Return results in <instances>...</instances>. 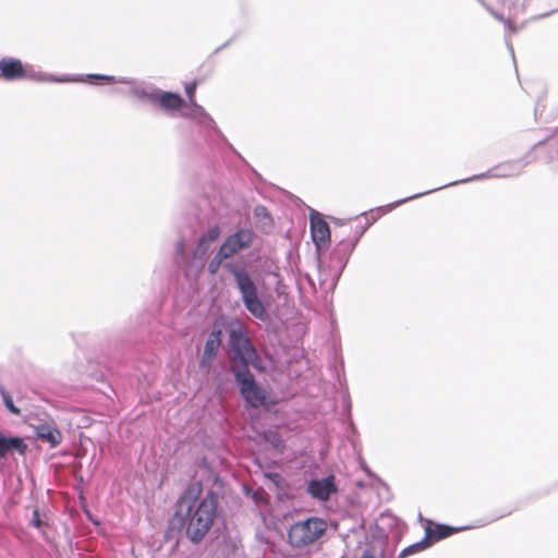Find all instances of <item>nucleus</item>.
<instances>
[{
    "instance_id": "nucleus-21",
    "label": "nucleus",
    "mask_w": 558,
    "mask_h": 558,
    "mask_svg": "<svg viewBox=\"0 0 558 558\" xmlns=\"http://www.w3.org/2000/svg\"><path fill=\"white\" fill-rule=\"evenodd\" d=\"M0 396L4 407L9 412L15 415L21 413V410L14 405L11 393L3 386L0 387Z\"/></svg>"
},
{
    "instance_id": "nucleus-22",
    "label": "nucleus",
    "mask_w": 558,
    "mask_h": 558,
    "mask_svg": "<svg viewBox=\"0 0 558 558\" xmlns=\"http://www.w3.org/2000/svg\"><path fill=\"white\" fill-rule=\"evenodd\" d=\"M504 5L507 7L508 15L510 17H517L525 11V1L520 3V0H507Z\"/></svg>"
},
{
    "instance_id": "nucleus-31",
    "label": "nucleus",
    "mask_w": 558,
    "mask_h": 558,
    "mask_svg": "<svg viewBox=\"0 0 558 558\" xmlns=\"http://www.w3.org/2000/svg\"><path fill=\"white\" fill-rule=\"evenodd\" d=\"M236 38V35H233L230 39H228L226 43H223L221 46L217 47L214 51V53H218L220 52L221 50L226 49L227 47H229Z\"/></svg>"
},
{
    "instance_id": "nucleus-10",
    "label": "nucleus",
    "mask_w": 558,
    "mask_h": 558,
    "mask_svg": "<svg viewBox=\"0 0 558 558\" xmlns=\"http://www.w3.org/2000/svg\"><path fill=\"white\" fill-rule=\"evenodd\" d=\"M184 117L195 120L206 131L213 132L218 141L223 144L241 162L250 166L246 159L236 150V148L229 142L222 131L218 128L213 117L198 105L195 100L190 101V111L184 113Z\"/></svg>"
},
{
    "instance_id": "nucleus-13",
    "label": "nucleus",
    "mask_w": 558,
    "mask_h": 558,
    "mask_svg": "<svg viewBox=\"0 0 558 558\" xmlns=\"http://www.w3.org/2000/svg\"><path fill=\"white\" fill-rule=\"evenodd\" d=\"M221 234V229L218 225L210 226L203 232L196 240L195 246L190 253L189 265L193 266L197 263L201 267L204 266V258L207 256L210 245L216 242Z\"/></svg>"
},
{
    "instance_id": "nucleus-8",
    "label": "nucleus",
    "mask_w": 558,
    "mask_h": 558,
    "mask_svg": "<svg viewBox=\"0 0 558 558\" xmlns=\"http://www.w3.org/2000/svg\"><path fill=\"white\" fill-rule=\"evenodd\" d=\"M310 233L315 246L317 268L322 271V267L325 265V255L331 243V230L324 216L314 209L310 213Z\"/></svg>"
},
{
    "instance_id": "nucleus-44",
    "label": "nucleus",
    "mask_w": 558,
    "mask_h": 558,
    "mask_svg": "<svg viewBox=\"0 0 558 558\" xmlns=\"http://www.w3.org/2000/svg\"><path fill=\"white\" fill-rule=\"evenodd\" d=\"M524 1H525V3H526L529 0H524Z\"/></svg>"
},
{
    "instance_id": "nucleus-3",
    "label": "nucleus",
    "mask_w": 558,
    "mask_h": 558,
    "mask_svg": "<svg viewBox=\"0 0 558 558\" xmlns=\"http://www.w3.org/2000/svg\"><path fill=\"white\" fill-rule=\"evenodd\" d=\"M228 257L218 248L207 265L210 275H216L222 266L232 277L245 310L255 318L267 323L270 320L268 304L263 300L258 279L244 263L226 262Z\"/></svg>"
},
{
    "instance_id": "nucleus-40",
    "label": "nucleus",
    "mask_w": 558,
    "mask_h": 558,
    "mask_svg": "<svg viewBox=\"0 0 558 558\" xmlns=\"http://www.w3.org/2000/svg\"><path fill=\"white\" fill-rule=\"evenodd\" d=\"M498 3L505 4L507 0H496Z\"/></svg>"
},
{
    "instance_id": "nucleus-43",
    "label": "nucleus",
    "mask_w": 558,
    "mask_h": 558,
    "mask_svg": "<svg viewBox=\"0 0 558 558\" xmlns=\"http://www.w3.org/2000/svg\"><path fill=\"white\" fill-rule=\"evenodd\" d=\"M253 173H255L257 177H260L255 169H253Z\"/></svg>"
},
{
    "instance_id": "nucleus-6",
    "label": "nucleus",
    "mask_w": 558,
    "mask_h": 558,
    "mask_svg": "<svg viewBox=\"0 0 558 558\" xmlns=\"http://www.w3.org/2000/svg\"><path fill=\"white\" fill-rule=\"evenodd\" d=\"M231 372L234 375L235 383L239 386L240 393L245 402L252 408H259L265 403V392L255 381L254 376L248 369L251 363L257 369H265L266 366L254 361L257 351H232Z\"/></svg>"
},
{
    "instance_id": "nucleus-29",
    "label": "nucleus",
    "mask_w": 558,
    "mask_h": 558,
    "mask_svg": "<svg viewBox=\"0 0 558 558\" xmlns=\"http://www.w3.org/2000/svg\"><path fill=\"white\" fill-rule=\"evenodd\" d=\"M376 210H378V211H379V214H378V215H376V216H372L371 218H367V217H366V221H365V223H369V227H371L372 225H374V223L378 220V218L380 217V214H383V213L385 211V207H381V206H380V207H377V208H376Z\"/></svg>"
},
{
    "instance_id": "nucleus-2",
    "label": "nucleus",
    "mask_w": 558,
    "mask_h": 558,
    "mask_svg": "<svg viewBox=\"0 0 558 558\" xmlns=\"http://www.w3.org/2000/svg\"><path fill=\"white\" fill-rule=\"evenodd\" d=\"M61 76H72V81L66 83H82L86 82L92 85L102 84H124L128 85L129 94L133 98L148 102L154 107H157L165 112H174L182 109L186 101L181 94L172 90H163L157 87L155 84L138 81L133 77L126 76H114L108 74L88 73V74H62Z\"/></svg>"
},
{
    "instance_id": "nucleus-26",
    "label": "nucleus",
    "mask_w": 558,
    "mask_h": 558,
    "mask_svg": "<svg viewBox=\"0 0 558 558\" xmlns=\"http://www.w3.org/2000/svg\"><path fill=\"white\" fill-rule=\"evenodd\" d=\"M481 5L496 20H504V14L496 11L493 7H490L485 0H477Z\"/></svg>"
},
{
    "instance_id": "nucleus-19",
    "label": "nucleus",
    "mask_w": 558,
    "mask_h": 558,
    "mask_svg": "<svg viewBox=\"0 0 558 558\" xmlns=\"http://www.w3.org/2000/svg\"><path fill=\"white\" fill-rule=\"evenodd\" d=\"M74 345L77 348L95 344V338L97 337L94 332H72L71 333Z\"/></svg>"
},
{
    "instance_id": "nucleus-24",
    "label": "nucleus",
    "mask_w": 558,
    "mask_h": 558,
    "mask_svg": "<svg viewBox=\"0 0 558 558\" xmlns=\"http://www.w3.org/2000/svg\"><path fill=\"white\" fill-rule=\"evenodd\" d=\"M254 215L257 217V218H260V219H267L269 220L270 222H272V218H271V215L269 213V210L267 209V207L263 206V205H257L254 209Z\"/></svg>"
},
{
    "instance_id": "nucleus-4",
    "label": "nucleus",
    "mask_w": 558,
    "mask_h": 558,
    "mask_svg": "<svg viewBox=\"0 0 558 558\" xmlns=\"http://www.w3.org/2000/svg\"><path fill=\"white\" fill-rule=\"evenodd\" d=\"M203 333L206 336L203 349H256L244 323L225 313L215 314Z\"/></svg>"
},
{
    "instance_id": "nucleus-7",
    "label": "nucleus",
    "mask_w": 558,
    "mask_h": 558,
    "mask_svg": "<svg viewBox=\"0 0 558 558\" xmlns=\"http://www.w3.org/2000/svg\"><path fill=\"white\" fill-rule=\"evenodd\" d=\"M0 77L7 82L29 80L38 83H63L73 80L72 76H58L36 71L33 64L23 63L21 59L14 57L0 59Z\"/></svg>"
},
{
    "instance_id": "nucleus-35",
    "label": "nucleus",
    "mask_w": 558,
    "mask_h": 558,
    "mask_svg": "<svg viewBox=\"0 0 558 558\" xmlns=\"http://www.w3.org/2000/svg\"><path fill=\"white\" fill-rule=\"evenodd\" d=\"M557 11H558V9H557ZM554 12H556V10H551L550 12H546V13L539 14V15L535 16L534 19H535V20L544 19V17L549 16V15H550V14H553Z\"/></svg>"
},
{
    "instance_id": "nucleus-41",
    "label": "nucleus",
    "mask_w": 558,
    "mask_h": 558,
    "mask_svg": "<svg viewBox=\"0 0 558 558\" xmlns=\"http://www.w3.org/2000/svg\"><path fill=\"white\" fill-rule=\"evenodd\" d=\"M336 223H337V225H342L343 222H342V220H340V219H336Z\"/></svg>"
},
{
    "instance_id": "nucleus-28",
    "label": "nucleus",
    "mask_w": 558,
    "mask_h": 558,
    "mask_svg": "<svg viewBox=\"0 0 558 558\" xmlns=\"http://www.w3.org/2000/svg\"><path fill=\"white\" fill-rule=\"evenodd\" d=\"M196 86H197L196 82H191L185 85V94H186L189 101L195 100Z\"/></svg>"
},
{
    "instance_id": "nucleus-34",
    "label": "nucleus",
    "mask_w": 558,
    "mask_h": 558,
    "mask_svg": "<svg viewBox=\"0 0 558 558\" xmlns=\"http://www.w3.org/2000/svg\"><path fill=\"white\" fill-rule=\"evenodd\" d=\"M216 351H205L204 360H211L215 356Z\"/></svg>"
},
{
    "instance_id": "nucleus-32",
    "label": "nucleus",
    "mask_w": 558,
    "mask_h": 558,
    "mask_svg": "<svg viewBox=\"0 0 558 558\" xmlns=\"http://www.w3.org/2000/svg\"><path fill=\"white\" fill-rule=\"evenodd\" d=\"M32 524L36 527H39L41 525V520L39 518V513L37 510H34L33 512Z\"/></svg>"
},
{
    "instance_id": "nucleus-15",
    "label": "nucleus",
    "mask_w": 558,
    "mask_h": 558,
    "mask_svg": "<svg viewBox=\"0 0 558 558\" xmlns=\"http://www.w3.org/2000/svg\"><path fill=\"white\" fill-rule=\"evenodd\" d=\"M308 494L318 500L326 501L336 492L335 478L332 475L322 480H313L307 486Z\"/></svg>"
},
{
    "instance_id": "nucleus-37",
    "label": "nucleus",
    "mask_w": 558,
    "mask_h": 558,
    "mask_svg": "<svg viewBox=\"0 0 558 558\" xmlns=\"http://www.w3.org/2000/svg\"><path fill=\"white\" fill-rule=\"evenodd\" d=\"M538 110H539V107H538V105H536V107H535V117H537Z\"/></svg>"
},
{
    "instance_id": "nucleus-25",
    "label": "nucleus",
    "mask_w": 558,
    "mask_h": 558,
    "mask_svg": "<svg viewBox=\"0 0 558 558\" xmlns=\"http://www.w3.org/2000/svg\"><path fill=\"white\" fill-rule=\"evenodd\" d=\"M369 228V223H364V225H361L359 223L356 227H355V230H354V236L351 239L354 243H359V241L361 240V238L364 235V233L367 231V229Z\"/></svg>"
},
{
    "instance_id": "nucleus-9",
    "label": "nucleus",
    "mask_w": 558,
    "mask_h": 558,
    "mask_svg": "<svg viewBox=\"0 0 558 558\" xmlns=\"http://www.w3.org/2000/svg\"><path fill=\"white\" fill-rule=\"evenodd\" d=\"M327 524L318 518L295 522L289 530V542L293 547H304L316 542L326 531Z\"/></svg>"
},
{
    "instance_id": "nucleus-36",
    "label": "nucleus",
    "mask_w": 558,
    "mask_h": 558,
    "mask_svg": "<svg viewBox=\"0 0 558 558\" xmlns=\"http://www.w3.org/2000/svg\"><path fill=\"white\" fill-rule=\"evenodd\" d=\"M361 558H376L369 550H365Z\"/></svg>"
},
{
    "instance_id": "nucleus-14",
    "label": "nucleus",
    "mask_w": 558,
    "mask_h": 558,
    "mask_svg": "<svg viewBox=\"0 0 558 558\" xmlns=\"http://www.w3.org/2000/svg\"><path fill=\"white\" fill-rule=\"evenodd\" d=\"M459 529L445 524L425 527V537L402 550V555H411L430 547L434 543L452 535Z\"/></svg>"
},
{
    "instance_id": "nucleus-45",
    "label": "nucleus",
    "mask_w": 558,
    "mask_h": 558,
    "mask_svg": "<svg viewBox=\"0 0 558 558\" xmlns=\"http://www.w3.org/2000/svg\"><path fill=\"white\" fill-rule=\"evenodd\" d=\"M557 151H558V148H557Z\"/></svg>"
},
{
    "instance_id": "nucleus-42",
    "label": "nucleus",
    "mask_w": 558,
    "mask_h": 558,
    "mask_svg": "<svg viewBox=\"0 0 558 558\" xmlns=\"http://www.w3.org/2000/svg\"><path fill=\"white\" fill-rule=\"evenodd\" d=\"M367 214H368V211H363V213L361 214V216H365V217H366V216H367Z\"/></svg>"
},
{
    "instance_id": "nucleus-20",
    "label": "nucleus",
    "mask_w": 558,
    "mask_h": 558,
    "mask_svg": "<svg viewBox=\"0 0 558 558\" xmlns=\"http://www.w3.org/2000/svg\"><path fill=\"white\" fill-rule=\"evenodd\" d=\"M265 439L269 442L277 451L282 452L286 444L281 436L276 430H267L265 433Z\"/></svg>"
},
{
    "instance_id": "nucleus-17",
    "label": "nucleus",
    "mask_w": 558,
    "mask_h": 558,
    "mask_svg": "<svg viewBox=\"0 0 558 558\" xmlns=\"http://www.w3.org/2000/svg\"><path fill=\"white\" fill-rule=\"evenodd\" d=\"M12 449H15L20 453H24L26 445L20 437L8 438L0 433V459L4 458L7 453Z\"/></svg>"
},
{
    "instance_id": "nucleus-18",
    "label": "nucleus",
    "mask_w": 558,
    "mask_h": 558,
    "mask_svg": "<svg viewBox=\"0 0 558 558\" xmlns=\"http://www.w3.org/2000/svg\"><path fill=\"white\" fill-rule=\"evenodd\" d=\"M153 317V314L144 311L141 314H137L135 317H130L124 327L125 330L130 333L128 339L131 341L136 339L137 336L133 335L137 329H143L144 324L148 322Z\"/></svg>"
},
{
    "instance_id": "nucleus-27",
    "label": "nucleus",
    "mask_w": 558,
    "mask_h": 558,
    "mask_svg": "<svg viewBox=\"0 0 558 558\" xmlns=\"http://www.w3.org/2000/svg\"><path fill=\"white\" fill-rule=\"evenodd\" d=\"M514 17H510L508 15V17H505L504 16V20H498L499 22H501L505 27L512 34L517 33L519 31V27L512 22Z\"/></svg>"
},
{
    "instance_id": "nucleus-12",
    "label": "nucleus",
    "mask_w": 558,
    "mask_h": 558,
    "mask_svg": "<svg viewBox=\"0 0 558 558\" xmlns=\"http://www.w3.org/2000/svg\"><path fill=\"white\" fill-rule=\"evenodd\" d=\"M254 238L255 233L251 229L240 228L222 241L219 250H221L228 258H231L248 248L253 244Z\"/></svg>"
},
{
    "instance_id": "nucleus-1",
    "label": "nucleus",
    "mask_w": 558,
    "mask_h": 558,
    "mask_svg": "<svg viewBox=\"0 0 558 558\" xmlns=\"http://www.w3.org/2000/svg\"><path fill=\"white\" fill-rule=\"evenodd\" d=\"M202 484H191L179 500L178 514L186 537L194 544L201 543L210 531L217 515L218 497L208 492L203 498Z\"/></svg>"
},
{
    "instance_id": "nucleus-11",
    "label": "nucleus",
    "mask_w": 558,
    "mask_h": 558,
    "mask_svg": "<svg viewBox=\"0 0 558 558\" xmlns=\"http://www.w3.org/2000/svg\"><path fill=\"white\" fill-rule=\"evenodd\" d=\"M356 245L357 244L351 239L340 240L333 248L325 255V265L322 267V270L327 269L332 272L333 279L337 282L347 267Z\"/></svg>"
},
{
    "instance_id": "nucleus-39",
    "label": "nucleus",
    "mask_w": 558,
    "mask_h": 558,
    "mask_svg": "<svg viewBox=\"0 0 558 558\" xmlns=\"http://www.w3.org/2000/svg\"><path fill=\"white\" fill-rule=\"evenodd\" d=\"M281 349H283V350H287V349H296V347H282Z\"/></svg>"
},
{
    "instance_id": "nucleus-38",
    "label": "nucleus",
    "mask_w": 558,
    "mask_h": 558,
    "mask_svg": "<svg viewBox=\"0 0 558 558\" xmlns=\"http://www.w3.org/2000/svg\"><path fill=\"white\" fill-rule=\"evenodd\" d=\"M337 345H338V344H337V342H336V341H333V343L331 344V348H330V349H337Z\"/></svg>"
},
{
    "instance_id": "nucleus-16",
    "label": "nucleus",
    "mask_w": 558,
    "mask_h": 558,
    "mask_svg": "<svg viewBox=\"0 0 558 558\" xmlns=\"http://www.w3.org/2000/svg\"><path fill=\"white\" fill-rule=\"evenodd\" d=\"M35 434L39 439L49 442L51 448H56L62 441V434L60 430L56 426L49 424H41L37 426Z\"/></svg>"
},
{
    "instance_id": "nucleus-5",
    "label": "nucleus",
    "mask_w": 558,
    "mask_h": 558,
    "mask_svg": "<svg viewBox=\"0 0 558 558\" xmlns=\"http://www.w3.org/2000/svg\"><path fill=\"white\" fill-rule=\"evenodd\" d=\"M547 141H549V137L546 140L538 141L531 147L530 151H527L523 157H521L519 159L508 160V161L497 165L495 168H492L485 172L474 174L469 178L456 180V181L446 183L441 186L434 187V189L425 191V192H421V193H416V194L407 196L404 198L392 202L391 204L387 205L386 207L388 210H391L402 204H405L407 202L416 199L418 197H422L424 195L430 194L433 192H436V191H439V190H442V189H446L449 186H456L459 184H464V183L485 180V179H500V178H510V177L519 175L523 172V169L535 159L533 156V151L536 148L545 145V143Z\"/></svg>"
},
{
    "instance_id": "nucleus-23",
    "label": "nucleus",
    "mask_w": 558,
    "mask_h": 558,
    "mask_svg": "<svg viewBox=\"0 0 558 558\" xmlns=\"http://www.w3.org/2000/svg\"><path fill=\"white\" fill-rule=\"evenodd\" d=\"M175 253L182 258L185 259L186 264L189 265L190 255L186 253V244L184 240H180L175 243Z\"/></svg>"
},
{
    "instance_id": "nucleus-30",
    "label": "nucleus",
    "mask_w": 558,
    "mask_h": 558,
    "mask_svg": "<svg viewBox=\"0 0 558 558\" xmlns=\"http://www.w3.org/2000/svg\"><path fill=\"white\" fill-rule=\"evenodd\" d=\"M376 210H378V211H379V214H378V215H376V216H372L371 218H367V217H366V221H365V223H369V227H371L372 225H374V223L378 220V218L380 217V214H383V213L385 211V207H381V206H380V207H377V208H376Z\"/></svg>"
},
{
    "instance_id": "nucleus-33",
    "label": "nucleus",
    "mask_w": 558,
    "mask_h": 558,
    "mask_svg": "<svg viewBox=\"0 0 558 558\" xmlns=\"http://www.w3.org/2000/svg\"><path fill=\"white\" fill-rule=\"evenodd\" d=\"M506 45H507V48L511 54V58L514 60V50H513V46L512 44L510 43V40L506 37Z\"/></svg>"
}]
</instances>
